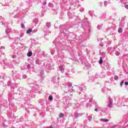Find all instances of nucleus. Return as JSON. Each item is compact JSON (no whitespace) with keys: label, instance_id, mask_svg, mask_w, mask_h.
Listing matches in <instances>:
<instances>
[{"label":"nucleus","instance_id":"obj_28","mask_svg":"<svg viewBox=\"0 0 128 128\" xmlns=\"http://www.w3.org/2000/svg\"><path fill=\"white\" fill-rule=\"evenodd\" d=\"M125 8H127V10H128V5H126L125 6Z\"/></svg>","mask_w":128,"mask_h":128},{"label":"nucleus","instance_id":"obj_2","mask_svg":"<svg viewBox=\"0 0 128 128\" xmlns=\"http://www.w3.org/2000/svg\"><path fill=\"white\" fill-rule=\"evenodd\" d=\"M50 28V22H48L46 23V26L44 29V32H48Z\"/></svg>","mask_w":128,"mask_h":128},{"label":"nucleus","instance_id":"obj_21","mask_svg":"<svg viewBox=\"0 0 128 128\" xmlns=\"http://www.w3.org/2000/svg\"><path fill=\"white\" fill-rule=\"evenodd\" d=\"M122 84H124V81H122L120 84V86H122Z\"/></svg>","mask_w":128,"mask_h":128},{"label":"nucleus","instance_id":"obj_27","mask_svg":"<svg viewBox=\"0 0 128 128\" xmlns=\"http://www.w3.org/2000/svg\"><path fill=\"white\" fill-rule=\"evenodd\" d=\"M43 4L44 6H46V2H44Z\"/></svg>","mask_w":128,"mask_h":128},{"label":"nucleus","instance_id":"obj_29","mask_svg":"<svg viewBox=\"0 0 128 128\" xmlns=\"http://www.w3.org/2000/svg\"><path fill=\"white\" fill-rule=\"evenodd\" d=\"M94 110H95V112H98V108H95Z\"/></svg>","mask_w":128,"mask_h":128},{"label":"nucleus","instance_id":"obj_18","mask_svg":"<svg viewBox=\"0 0 128 128\" xmlns=\"http://www.w3.org/2000/svg\"><path fill=\"white\" fill-rule=\"evenodd\" d=\"M2 126H4V128H8V126H6V124H4V123H3V124H2Z\"/></svg>","mask_w":128,"mask_h":128},{"label":"nucleus","instance_id":"obj_19","mask_svg":"<svg viewBox=\"0 0 128 128\" xmlns=\"http://www.w3.org/2000/svg\"><path fill=\"white\" fill-rule=\"evenodd\" d=\"M21 27L22 28H24V24H22Z\"/></svg>","mask_w":128,"mask_h":128},{"label":"nucleus","instance_id":"obj_12","mask_svg":"<svg viewBox=\"0 0 128 128\" xmlns=\"http://www.w3.org/2000/svg\"><path fill=\"white\" fill-rule=\"evenodd\" d=\"M118 32L120 33L122 32V28H119L118 30Z\"/></svg>","mask_w":128,"mask_h":128},{"label":"nucleus","instance_id":"obj_7","mask_svg":"<svg viewBox=\"0 0 128 128\" xmlns=\"http://www.w3.org/2000/svg\"><path fill=\"white\" fill-rule=\"evenodd\" d=\"M32 32V28H30L29 30H28L27 31H26V34H30V32Z\"/></svg>","mask_w":128,"mask_h":128},{"label":"nucleus","instance_id":"obj_31","mask_svg":"<svg viewBox=\"0 0 128 128\" xmlns=\"http://www.w3.org/2000/svg\"><path fill=\"white\" fill-rule=\"evenodd\" d=\"M19 38V40H20V38Z\"/></svg>","mask_w":128,"mask_h":128},{"label":"nucleus","instance_id":"obj_10","mask_svg":"<svg viewBox=\"0 0 128 128\" xmlns=\"http://www.w3.org/2000/svg\"><path fill=\"white\" fill-rule=\"evenodd\" d=\"M101 122H108V119H101L100 120Z\"/></svg>","mask_w":128,"mask_h":128},{"label":"nucleus","instance_id":"obj_3","mask_svg":"<svg viewBox=\"0 0 128 128\" xmlns=\"http://www.w3.org/2000/svg\"><path fill=\"white\" fill-rule=\"evenodd\" d=\"M84 86H82L81 87L78 88V89L77 90V92L79 94H80V92H84Z\"/></svg>","mask_w":128,"mask_h":128},{"label":"nucleus","instance_id":"obj_30","mask_svg":"<svg viewBox=\"0 0 128 128\" xmlns=\"http://www.w3.org/2000/svg\"><path fill=\"white\" fill-rule=\"evenodd\" d=\"M52 54H54L52 53Z\"/></svg>","mask_w":128,"mask_h":128},{"label":"nucleus","instance_id":"obj_26","mask_svg":"<svg viewBox=\"0 0 128 128\" xmlns=\"http://www.w3.org/2000/svg\"><path fill=\"white\" fill-rule=\"evenodd\" d=\"M124 84L126 86H128V82H125Z\"/></svg>","mask_w":128,"mask_h":128},{"label":"nucleus","instance_id":"obj_20","mask_svg":"<svg viewBox=\"0 0 128 128\" xmlns=\"http://www.w3.org/2000/svg\"><path fill=\"white\" fill-rule=\"evenodd\" d=\"M92 116H89L88 117V120H92Z\"/></svg>","mask_w":128,"mask_h":128},{"label":"nucleus","instance_id":"obj_6","mask_svg":"<svg viewBox=\"0 0 128 128\" xmlns=\"http://www.w3.org/2000/svg\"><path fill=\"white\" fill-rule=\"evenodd\" d=\"M60 70H61L62 74H64V68H62V66H60Z\"/></svg>","mask_w":128,"mask_h":128},{"label":"nucleus","instance_id":"obj_11","mask_svg":"<svg viewBox=\"0 0 128 128\" xmlns=\"http://www.w3.org/2000/svg\"><path fill=\"white\" fill-rule=\"evenodd\" d=\"M99 64H102V57L100 58V60H99Z\"/></svg>","mask_w":128,"mask_h":128},{"label":"nucleus","instance_id":"obj_8","mask_svg":"<svg viewBox=\"0 0 128 128\" xmlns=\"http://www.w3.org/2000/svg\"><path fill=\"white\" fill-rule=\"evenodd\" d=\"M32 52H30L27 54L28 56H32Z\"/></svg>","mask_w":128,"mask_h":128},{"label":"nucleus","instance_id":"obj_25","mask_svg":"<svg viewBox=\"0 0 128 128\" xmlns=\"http://www.w3.org/2000/svg\"><path fill=\"white\" fill-rule=\"evenodd\" d=\"M6 34H8V30H6Z\"/></svg>","mask_w":128,"mask_h":128},{"label":"nucleus","instance_id":"obj_16","mask_svg":"<svg viewBox=\"0 0 128 128\" xmlns=\"http://www.w3.org/2000/svg\"><path fill=\"white\" fill-rule=\"evenodd\" d=\"M64 116V114L60 113V114L59 115V118H63Z\"/></svg>","mask_w":128,"mask_h":128},{"label":"nucleus","instance_id":"obj_22","mask_svg":"<svg viewBox=\"0 0 128 128\" xmlns=\"http://www.w3.org/2000/svg\"><path fill=\"white\" fill-rule=\"evenodd\" d=\"M116 56H120V52H116Z\"/></svg>","mask_w":128,"mask_h":128},{"label":"nucleus","instance_id":"obj_13","mask_svg":"<svg viewBox=\"0 0 128 128\" xmlns=\"http://www.w3.org/2000/svg\"><path fill=\"white\" fill-rule=\"evenodd\" d=\"M74 116L76 118L78 116V112H75L74 114Z\"/></svg>","mask_w":128,"mask_h":128},{"label":"nucleus","instance_id":"obj_9","mask_svg":"<svg viewBox=\"0 0 128 128\" xmlns=\"http://www.w3.org/2000/svg\"><path fill=\"white\" fill-rule=\"evenodd\" d=\"M40 76H41V78H42V76H44V72L43 71L40 72Z\"/></svg>","mask_w":128,"mask_h":128},{"label":"nucleus","instance_id":"obj_1","mask_svg":"<svg viewBox=\"0 0 128 128\" xmlns=\"http://www.w3.org/2000/svg\"><path fill=\"white\" fill-rule=\"evenodd\" d=\"M66 90H68V92H66V94H68H68H70V96H72V94H74V90H72V84H70L69 86H68L67 87H66Z\"/></svg>","mask_w":128,"mask_h":128},{"label":"nucleus","instance_id":"obj_17","mask_svg":"<svg viewBox=\"0 0 128 128\" xmlns=\"http://www.w3.org/2000/svg\"><path fill=\"white\" fill-rule=\"evenodd\" d=\"M48 99L50 100H52V96L50 95L48 97Z\"/></svg>","mask_w":128,"mask_h":128},{"label":"nucleus","instance_id":"obj_14","mask_svg":"<svg viewBox=\"0 0 128 128\" xmlns=\"http://www.w3.org/2000/svg\"><path fill=\"white\" fill-rule=\"evenodd\" d=\"M114 78L115 80H118V76H115Z\"/></svg>","mask_w":128,"mask_h":128},{"label":"nucleus","instance_id":"obj_4","mask_svg":"<svg viewBox=\"0 0 128 128\" xmlns=\"http://www.w3.org/2000/svg\"><path fill=\"white\" fill-rule=\"evenodd\" d=\"M60 80L59 76H54V77H53L52 80L53 82H56V80Z\"/></svg>","mask_w":128,"mask_h":128},{"label":"nucleus","instance_id":"obj_15","mask_svg":"<svg viewBox=\"0 0 128 128\" xmlns=\"http://www.w3.org/2000/svg\"><path fill=\"white\" fill-rule=\"evenodd\" d=\"M22 78H24V79L28 78V76L26 74H24L22 76Z\"/></svg>","mask_w":128,"mask_h":128},{"label":"nucleus","instance_id":"obj_5","mask_svg":"<svg viewBox=\"0 0 128 128\" xmlns=\"http://www.w3.org/2000/svg\"><path fill=\"white\" fill-rule=\"evenodd\" d=\"M112 102L110 100L108 102V108H112Z\"/></svg>","mask_w":128,"mask_h":128},{"label":"nucleus","instance_id":"obj_24","mask_svg":"<svg viewBox=\"0 0 128 128\" xmlns=\"http://www.w3.org/2000/svg\"><path fill=\"white\" fill-rule=\"evenodd\" d=\"M104 5H105V6H106V5L108 4V2H106V1H105V2H104Z\"/></svg>","mask_w":128,"mask_h":128},{"label":"nucleus","instance_id":"obj_23","mask_svg":"<svg viewBox=\"0 0 128 128\" xmlns=\"http://www.w3.org/2000/svg\"><path fill=\"white\" fill-rule=\"evenodd\" d=\"M78 114V116H82V113Z\"/></svg>","mask_w":128,"mask_h":128}]
</instances>
